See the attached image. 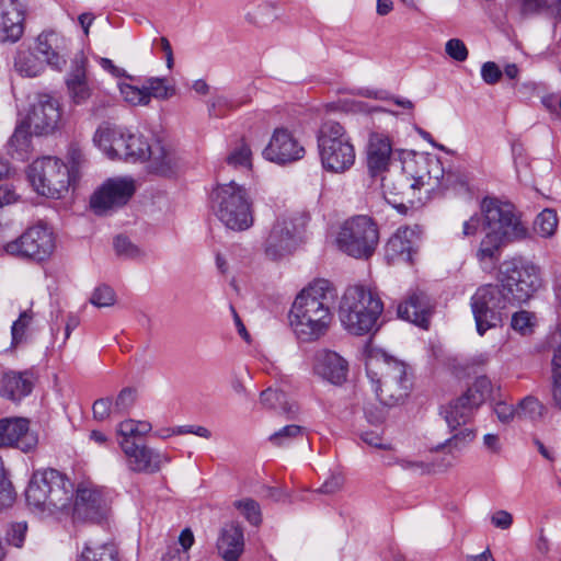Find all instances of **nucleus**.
Instances as JSON below:
<instances>
[{
    "label": "nucleus",
    "mask_w": 561,
    "mask_h": 561,
    "mask_svg": "<svg viewBox=\"0 0 561 561\" xmlns=\"http://www.w3.org/2000/svg\"><path fill=\"white\" fill-rule=\"evenodd\" d=\"M76 561H119L118 551L113 543H87Z\"/></svg>",
    "instance_id": "58836bf2"
},
{
    "label": "nucleus",
    "mask_w": 561,
    "mask_h": 561,
    "mask_svg": "<svg viewBox=\"0 0 561 561\" xmlns=\"http://www.w3.org/2000/svg\"><path fill=\"white\" fill-rule=\"evenodd\" d=\"M335 295L327 279L312 282L297 295L289 311V324L300 343H313L327 335L333 322Z\"/></svg>",
    "instance_id": "f257e3e1"
},
{
    "label": "nucleus",
    "mask_w": 561,
    "mask_h": 561,
    "mask_svg": "<svg viewBox=\"0 0 561 561\" xmlns=\"http://www.w3.org/2000/svg\"><path fill=\"white\" fill-rule=\"evenodd\" d=\"M481 77L488 84H495L502 77L500 67L493 61H486L481 67Z\"/></svg>",
    "instance_id": "680f3d73"
},
{
    "label": "nucleus",
    "mask_w": 561,
    "mask_h": 561,
    "mask_svg": "<svg viewBox=\"0 0 561 561\" xmlns=\"http://www.w3.org/2000/svg\"><path fill=\"white\" fill-rule=\"evenodd\" d=\"M481 211L484 234L476 254L479 261L496 260L504 245L527 237L528 230L512 204L486 197Z\"/></svg>",
    "instance_id": "f03ea898"
},
{
    "label": "nucleus",
    "mask_w": 561,
    "mask_h": 561,
    "mask_svg": "<svg viewBox=\"0 0 561 561\" xmlns=\"http://www.w3.org/2000/svg\"><path fill=\"white\" fill-rule=\"evenodd\" d=\"M263 154L272 162L285 164L302 159L305 148L287 129L276 128Z\"/></svg>",
    "instance_id": "4be33fe9"
},
{
    "label": "nucleus",
    "mask_w": 561,
    "mask_h": 561,
    "mask_svg": "<svg viewBox=\"0 0 561 561\" xmlns=\"http://www.w3.org/2000/svg\"><path fill=\"white\" fill-rule=\"evenodd\" d=\"M67 39L55 31L42 32L35 41V51L43 64L61 70L66 65Z\"/></svg>",
    "instance_id": "5701e85b"
},
{
    "label": "nucleus",
    "mask_w": 561,
    "mask_h": 561,
    "mask_svg": "<svg viewBox=\"0 0 561 561\" xmlns=\"http://www.w3.org/2000/svg\"><path fill=\"white\" fill-rule=\"evenodd\" d=\"M28 179L38 194L57 199L68 193L75 181L69 165L55 157L35 160L28 168Z\"/></svg>",
    "instance_id": "6e6552de"
},
{
    "label": "nucleus",
    "mask_w": 561,
    "mask_h": 561,
    "mask_svg": "<svg viewBox=\"0 0 561 561\" xmlns=\"http://www.w3.org/2000/svg\"><path fill=\"white\" fill-rule=\"evenodd\" d=\"M112 408V400L108 398H102L93 403L92 410L94 419L103 421L110 416Z\"/></svg>",
    "instance_id": "774afa93"
},
{
    "label": "nucleus",
    "mask_w": 561,
    "mask_h": 561,
    "mask_svg": "<svg viewBox=\"0 0 561 561\" xmlns=\"http://www.w3.org/2000/svg\"><path fill=\"white\" fill-rule=\"evenodd\" d=\"M540 287V268L534 263L512 261L504 264L500 288L510 304L528 301Z\"/></svg>",
    "instance_id": "9d476101"
},
{
    "label": "nucleus",
    "mask_w": 561,
    "mask_h": 561,
    "mask_svg": "<svg viewBox=\"0 0 561 561\" xmlns=\"http://www.w3.org/2000/svg\"><path fill=\"white\" fill-rule=\"evenodd\" d=\"M114 248L118 255L127 259H140L145 252L128 238L118 236L114 241Z\"/></svg>",
    "instance_id": "5fc2aeb1"
},
{
    "label": "nucleus",
    "mask_w": 561,
    "mask_h": 561,
    "mask_svg": "<svg viewBox=\"0 0 561 561\" xmlns=\"http://www.w3.org/2000/svg\"><path fill=\"white\" fill-rule=\"evenodd\" d=\"M227 163L233 168H251V150L244 142L239 144L227 157Z\"/></svg>",
    "instance_id": "603ef678"
},
{
    "label": "nucleus",
    "mask_w": 561,
    "mask_h": 561,
    "mask_svg": "<svg viewBox=\"0 0 561 561\" xmlns=\"http://www.w3.org/2000/svg\"><path fill=\"white\" fill-rule=\"evenodd\" d=\"M116 296L114 290L107 285L96 287L90 298V302L98 307H111L115 304Z\"/></svg>",
    "instance_id": "6e6d98bb"
},
{
    "label": "nucleus",
    "mask_w": 561,
    "mask_h": 561,
    "mask_svg": "<svg viewBox=\"0 0 561 561\" xmlns=\"http://www.w3.org/2000/svg\"><path fill=\"white\" fill-rule=\"evenodd\" d=\"M474 409L462 400V397H458L451 401L443 411L445 420L451 431H457L461 425H466L473 416Z\"/></svg>",
    "instance_id": "72a5a7b5"
},
{
    "label": "nucleus",
    "mask_w": 561,
    "mask_h": 561,
    "mask_svg": "<svg viewBox=\"0 0 561 561\" xmlns=\"http://www.w3.org/2000/svg\"><path fill=\"white\" fill-rule=\"evenodd\" d=\"M87 57L82 51L76 54L71 61L70 70L65 78L67 95L71 104L81 106L92 101L91 113L99 115L101 110L107 107L110 99L95 93L93 84L87 75Z\"/></svg>",
    "instance_id": "ddd939ff"
},
{
    "label": "nucleus",
    "mask_w": 561,
    "mask_h": 561,
    "mask_svg": "<svg viewBox=\"0 0 561 561\" xmlns=\"http://www.w3.org/2000/svg\"><path fill=\"white\" fill-rule=\"evenodd\" d=\"M126 150L124 152L123 159H134L147 161L148 156L151 151V142H148L145 137L140 134L128 131V136L126 139Z\"/></svg>",
    "instance_id": "79ce46f5"
},
{
    "label": "nucleus",
    "mask_w": 561,
    "mask_h": 561,
    "mask_svg": "<svg viewBox=\"0 0 561 561\" xmlns=\"http://www.w3.org/2000/svg\"><path fill=\"white\" fill-rule=\"evenodd\" d=\"M119 446L127 458V466L134 472L153 473L170 461V457L147 446H139L130 440L122 439Z\"/></svg>",
    "instance_id": "6ab92c4d"
},
{
    "label": "nucleus",
    "mask_w": 561,
    "mask_h": 561,
    "mask_svg": "<svg viewBox=\"0 0 561 561\" xmlns=\"http://www.w3.org/2000/svg\"><path fill=\"white\" fill-rule=\"evenodd\" d=\"M545 405L535 397L524 398L517 405V419L536 422L545 414Z\"/></svg>",
    "instance_id": "49530a36"
},
{
    "label": "nucleus",
    "mask_w": 561,
    "mask_h": 561,
    "mask_svg": "<svg viewBox=\"0 0 561 561\" xmlns=\"http://www.w3.org/2000/svg\"><path fill=\"white\" fill-rule=\"evenodd\" d=\"M367 168L371 175H377L388 169L392 154L390 138L381 133H371L367 144Z\"/></svg>",
    "instance_id": "c85d7f7f"
},
{
    "label": "nucleus",
    "mask_w": 561,
    "mask_h": 561,
    "mask_svg": "<svg viewBox=\"0 0 561 561\" xmlns=\"http://www.w3.org/2000/svg\"><path fill=\"white\" fill-rule=\"evenodd\" d=\"M279 16L280 9L276 3L264 2L259 4L252 11H249L245 19L249 23L257 27H265L278 20Z\"/></svg>",
    "instance_id": "a19ab883"
},
{
    "label": "nucleus",
    "mask_w": 561,
    "mask_h": 561,
    "mask_svg": "<svg viewBox=\"0 0 561 561\" xmlns=\"http://www.w3.org/2000/svg\"><path fill=\"white\" fill-rule=\"evenodd\" d=\"M60 118L58 101L48 94H41L32 104L25 122L35 135H47L55 131Z\"/></svg>",
    "instance_id": "a211bd4d"
},
{
    "label": "nucleus",
    "mask_w": 561,
    "mask_h": 561,
    "mask_svg": "<svg viewBox=\"0 0 561 561\" xmlns=\"http://www.w3.org/2000/svg\"><path fill=\"white\" fill-rule=\"evenodd\" d=\"M26 530V523H16L12 525L11 530L9 533L8 541L18 548L22 547L25 539Z\"/></svg>",
    "instance_id": "0e129e2a"
},
{
    "label": "nucleus",
    "mask_w": 561,
    "mask_h": 561,
    "mask_svg": "<svg viewBox=\"0 0 561 561\" xmlns=\"http://www.w3.org/2000/svg\"><path fill=\"white\" fill-rule=\"evenodd\" d=\"M2 41L16 42L24 32V7L20 0H0Z\"/></svg>",
    "instance_id": "a878e982"
},
{
    "label": "nucleus",
    "mask_w": 561,
    "mask_h": 561,
    "mask_svg": "<svg viewBox=\"0 0 561 561\" xmlns=\"http://www.w3.org/2000/svg\"><path fill=\"white\" fill-rule=\"evenodd\" d=\"M123 100L131 106L149 105V96L145 85L139 88L130 83H119L118 85Z\"/></svg>",
    "instance_id": "09e8293b"
},
{
    "label": "nucleus",
    "mask_w": 561,
    "mask_h": 561,
    "mask_svg": "<svg viewBox=\"0 0 561 561\" xmlns=\"http://www.w3.org/2000/svg\"><path fill=\"white\" fill-rule=\"evenodd\" d=\"M402 167L421 194L423 190L428 194L437 188H449L455 178L451 173L445 175L439 159L428 154L408 152Z\"/></svg>",
    "instance_id": "f8f14e48"
},
{
    "label": "nucleus",
    "mask_w": 561,
    "mask_h": 561,
    "mask_svg": "<svg viewBox=\"0 0 561 561\" xmlns=\"http://www.w3.org/2000/svg\"><path fill=\"white\" fill-rule=\"evenodd\" d=\"M136 400V392L130 388L123 389L116 398L115 410L118 412L128 411Z\"/></svg>",
    "instance_id": "052dcab7"
},
{
    "label": "nucleus",
    "mask_w": 561,
    "mask_h": 561,
    "mask_svg": "<svg viewBox=\"0 0 561 561\" xmlns=\"http://www.w3.org/2000/svg\"><path fill=\"white\" fill-rule=\"evenodd\" d=\"M446 54L456 61H465L468 58V49L459 38H451L445 44Z\"/></svg>",
    "instance_id": "13d9d810"
},
{
    "label": "nucleus",
    "mask_w": 561,
    "mask_h": 561,
    "mask_svg": "<svg viewBox=\"0 0 561 561\" xmlns=\"http://www.w3.org/2000/svg\"><path fill=\"white\" fill-rule=\"evenodd\" d=\"M507 302L508 298L499 285L485 284L477 288L470 298V308L480 336L502 325Z\"/></svg>",
    "instance_id": "9b49d317"
},
{
    "label": "nucleus",
    "mask_w": 561,
    "mask_h": 561,
    "mask_svg": "<svg viewBox=\"0 0 561 561\" xmlns=\"http://www.w3.org/2000/svg\"><path fill=\"white\" fill-rule=\"evenodd\" d=\"M397 312L399 318L426 329L430 323L432 306L425 294H413L398 306Z\"/></svg>",
    "instance_id": "7c9ffc66"
},
{
    "label": "nucleus",
    "mask_w": 561,
    "mask_h": 561,
    "mask_svg": "<svg viewBox=\"0 0 561 561\" xmlns=\"http://www.w3.org/2000/svg\"><path fill=\"white\" fill-rule=\"evenodd\" d=\"M232 107L233 105L227 96L218 95L210 102L208 113L210 116L220 117L225 114L226 110H231Z\"/></svg>",
    "instance_id": "e2e57ef3"
},
{
    "label": "nucleus",
    "mask_w": 561,
    "mask_h": 561,
    "mask_svg": "<svg viewBox=\"0 0 561 561\" xmlns=\"http://www.w3.org/2000/svg\"><path fill=\"white\" fill-rule=\"evenodd\" d=\"M73 494V483L64 473L46 469L33 474L25 491V499L34 511L55 514L69 508Z\"/></svg>",
    "instance_id": "39448f33"
},
{
    "label": "nucleus",
    "mask_w": 561,
    "mask_h": 561,
    "mask_svg": "<svg viewBox=\"0 0 561 561\" xmlns=\"http://www.w3.org/2000/svg\"><path fill=\"white\" fill-rule=\"evenodd\" d=\"M260 401L263 407L287 415H294L298 412L296 403L289 402L287 396L278 389L267 388L262 391Z\"/></svg>",
    "instance_id": "c9c22d12"
},
{
    "label": "nucleus",
    "mask_w": 561,
    "mask_h": 561,
    "mask_svg": "<svg viewBox=\"0 0 561 561\" xmlns=\"http://www.w3.org/2000/svg\"><path fill=\"white\" fill-rule=\"evenodd\" d=\"M4 251L13 256L43 261L54 250V238L51 231L43 225L28 228L21 237L8 242Z\"/></svg>",
    "instance_id": "2eb2a0df"
},
{
    "label": "nucleus",
    "mask_w": 561,
    "mask_h": 561,
    "mask_svg": "<svg viewBox=\"0 0 561 561\" xmlns=\"http://www.w3.org/2000/svg\"><path fill=\"white\" fill-rule=\"evenodd\" d=\"M312 371L322 380L340 386L347 379L348 362L335 351L320 348L313 355Z\"/></svg>",
    "instance_id": "412c9836"
},
{
    "label": "nucleus",
    "mask_w": 561,
    "mask_h": 561,
    "mask_svg": "<svg viewBox=\"0 0 561 561\" xmlns=\"http://www.w3.org/2000/svg\"><path fill=\"white\" fill-rule=\"evenodd\" d=\"M376 224L367 216H355L340 228L335 242L337 248L355 259L370 257L378 244Z\"/></svg>",
    "instance_id": "1a4fd4ad"
},
{
    "label": "nucleus",
    "mask_w": 561,
    "mask_h": 561,
    "mask_svg": "<svg viewBox=\"0 0 561 561\" xmlns=\"http://www.w3.org/2000/svg\"><path fill=\"white\" fill-rule=\"evenodd\" d=\"M234 507L241 512L247 520L259 526L262 522L261 510L257 502L252 499H243L234 502Z\"/></svg>",
    "instance_id": "3c124183"
},
{
    "label": "nucleus",
    "mask_w": 561,
    "mask_h": 561,
    "mask_svg": "<svg viewBox=\"0 0 561 561\" xmlns=\"http://www.w3.org/2000/svg\"><path fill=\"white\" fill-rule=\"evenodd\" d=\"M33 388L32 375L28 371H7L0 380V394L12 401L28 396Z\"/></svg>",
    "instance_id": "2f4dec72"
},
{
    "label": "nucleus",
    "mask_w": 561,
    "mask_h": 561,
    "mask_svg": "<svg viewBox=\"0 0 561 561\" xmlns=\"http://www.w3.org/2000/svg\"><path fill=\"white\" fill-rule=\"evenodd\" d=\"M536 317L533 312L527 310H519L512 316L511 327L514 331L526 335L533 332L535 327Z\"/></svg>",
    "instance_id": "8fccbe9b"
},
{
    "label": "nucleus",
    "mask_w": 561,
    "mask_h": 561,
    "mask_svg": "<svg viewBox=\"0 0 561 561\" xmlns=\"http://www.w3.org/2000/svg\"><path fill=\"white\" fill-rule=\"evenodd\" d=\"M194 535L190 528L181 531L178 543H172L168 547L167 552L163 554V561H190L188 550L194 543Z\"/></svg>",
    "instance_id": "ea45409f"
},
{
    "label": "nucleus",
    "mask_w": 561,
    "mask_h": 561,
    "mask_svg": "<svg viewBox=\"0 0 561 561\" xmlns=\"http://www.w3.org/2000/svg\"><path fill=\"white\" fill-rule=\"evenodd\" d=\"M382 195L386 202L401 214L423 204V197L410 175L403 171L382 179Z\"/></svg>",
    "instance_id": "f3484780"
},
{
    "label": "nucleus",
    "mask_w": 561,
    "mask_h": 561,
    "mask_svg": "<svg viewBox=\"0 0 561 561\" xmlns=\"http://www.w3.org/2000/svg\"><path fill=\"white\" fill-rule=\"evenodd\" d=\"M211 208L216 217L228 229L243 231L253 225L249 194L243 186L234 181L220 184L213 191Z\"/></svg>",
    "instance_id": "0eeeda50"
},
{
    "label": "nucleus",
    "mask_w": 561,
    "mask_h": 561,
    "mask_svg": "<svg viewBox=\"0 0 561 561\" xmlns=\"http://www.w3.org/2000/svg\"><path fill=\"white\" fill-rule=\"evenodd\" d=\"M33 320V313L30 310H25L20 313L18 320H15L11 328L12 343L18 344L24 340L25 332Z\"/></svg>",
    "instance_id": "4d7b16f0"
},
{
    "label": "nucleus",
    "mask_w": 561,
    "mask_h": 561,
    "mask_svg": "<svg viewBox=\"0 0 561 561\" xmlns=\"http://www.w3.org/2000/svg\"><path fill=\"white\" fill-rule=\"evenodd\" d=\"M383 310L382 301L363 285L346 288L340 304V320L345 330L364 335L378 330L377 321Z\"/></svg>",
    "instance_id": "20e7f679"
},
{
    "label": "nucleus",
    "mask_w": 561,
    "mask_h": 561,
    "mask_svg": "<svg viewBox=\"0 0 561 561\" xmlns=\"http://www.w3.org/2000/svg\"><path fill=\"white\" fill-rule=\"evenodd\" d=\"M558 227V216L553 209L546 208L537 215L534 221V231L542 237H552Z\"/></svg>",
    "instance_id": "de8ad7c7"
},
{
    "label": "nucleus",
    "mask_w": 561,
    "mask_h": 561,
    "mask_svg": "<svg viewBox=\"0 0 561 561\" xmlns=\"http://www.w3.org/2000/svg\"><path fill=\"white\" fill-rule=\"evenodd\" d=\"M413 231L410 229H399L387 242L385 247V256L389 263L412 261L413 242L411 237Z\"/></svg>",
    "instance_id": "473e14b6"
},
{
    "label": "nucleus",
    "mask_w": 561,
    "mask_h": 561,
    "mask_svg": "<svg viewBox=\"0 0 561 561\" xmlns=\"http://www.w3.org/2000/svg\"><path fill=\"white\" fill-rule=\"evenodd\" d=\"M306 220L295 214L278 216L265 241V253L271 260H278L290 253L297 244V234Z\"/></svg>",
    "instance_id": "4468645a"
},
{
    "label": "nucleus",
    "mask_w": 561,
    "mask_h": 561,
    "mask_svg": "<svg viewBox=\"0 0 561 561\" xmlns=\"http://www.w3.org/2000/svg\"><path fill=\"white\" fill-rule=\"evenodd\" d=\"M75 512L78 516L99 523L105 517L107 505L100 491L81 484L77 489Z\"/></svg>",
    "instance_id": "cd10ccee"
},
{
    "label": "nucleus",
    "mask_w": 561,
    "mask_h": 561,
    "mask_svg": "<svg viewBox=\"0 0 561 561\" xmlns=\"http://www.w3.org/2000/svg\"><path fill=\"white\" fill-rule=\"evenodd\" d=\"M305 436L306 431L302 426L289 424L273 433L268 440L276 447H286L297 439H302Z\"/></svg>",
    "instance_id": "c03bdc74"
},
{
    "label": "nucleus",
    "mask_w": 561,
    "mask_h": 561,
    "mask_svg": "<svg viewBox=\"0 0 561 561\" xmlns=\"http://www.w3.org/2000/svg\"><path fill=\"white\" fill-rule=\"evenodd\" d=\"M32 134H34L33 129L32 127H28V124L25 121L16 126L8 144L9 152L12 157L20 160H24L27 157L31 148Z\"/></svg>",
    "instance_id": "f704fd0d"
},
{
    "label": "nucleus",
    "mask_w": 561,
    "mask_h": 561,
    "mask_svg": "<svg viewBox=\"0 0 561 561\" xmlns=\"http://www.w3.org/2000/svg\"><path fill=\"white\" fill-rule=\"evenodd\" d=\"M402 469L410 470L420 474L430 473L432 471V467L430 463H425L423 461H413L409 459H398L396 461Z\"/></svg>",
    "instance_id": "338daca9"
},
{
    "label": "nucleus",
    "mask_w": 561,
    "mask_h": 561,
    "mask_svg": "<svg viewBox=\"0 0 561 561\" xmlns=\"http://www.w3.org/2000/svg\"><path fill=\"white\" fill-rule=\"evenodd\" d=\"M128 129L111 123H102L94 133L93 142L110 159H123Z\"/></svg>",
    "instance_id": "393cba45"
},
{
    "label": "nucleus",
    "mask_w": 561,
    "mask_h": 561,
    "mask_svg": "<svg viewBox=\"0 0 561 561\" xmlns=\"http://www.w3.org/2000/svg\"><path fill=\"white\" fill-rule=\"evenodd\" d=\"M366 373L383 405H398L408 397L411 383L403 362L382 352L370 353L366 359Z\"/></svg>",
    "instance_id": "7ed1b4c3"
},
{
    "label": "nucleus",
    "mask_w": 561,
    "mask_h": 561,
    "mask_svg": "<svg viewBox=\"0 0 561 561\" xmlns=\"http://www.w3.org/2000/svg\"><path fill=\"white\" fill-rule=\"evenodd\" d=\"M15 501V492L11 482L8 480L3 467L2 458L0 457V510L10 507Z\"/></svg>",
    "instance_id": "864d4df0"
},
{
    "label": "nucleus",
    "mask_w": 561,
    "mask_h": 561,
    "mask_svg": "<svg viewBox=\"0 0 561 561\" xmlns=\"http://www.w3.org/2000/svg\"><path fill=\"white\" fill-rule=\"evenodd\" d=\"M135 191L136 184L131 178L108 179L92 194L90 206L96 215H107L126 205Z\"/></svg>",
    "instance_id": "dca6fc26"
},
{
    "label": "nucleus",
    "mask_w": 561,
    "mask_h": 561,
    "mask_svg": "<svg viewBox=\"0 0 561 561\" xmlns=\"http://www.w3.org/2000/svg\"><path fill=\"white\" fill-rule=\"evenodd\" d=\"M145 89L149 96V103L151 99L168 100L175 95L176 89L173 84H169L165 78L151 77L146 80Z\"/></svg>",
    "instance_id": "a18cd8bd"
},
{
    "label": "nucleus",
    "mask_w": 561,
    "mask_h": 561,
    "mask_svg": "<svg viewBox=\"0 0 561 561\" xmlns=\"http://www.w3.org/2000/svg\"><path fill=\"white\" fill-rule=\"evenodd\" d=\"M477 433L474 430L463 427L458 430L444 444L438 445L435 450L447 449V453L454 456L455 453L461 451L476 438Z\"/></svg>",
    "instance_id": "37998d69"
},
{
    "label": "nucleus",
    "mask_w": 561,
    "mask_h": 561,
    "mask_svg": "<svg viewBox=\"0 0 561 561\" xmlns=\"http://www.w3.org/2000/svg\"><path fill=\"white\" fill-rule=\"evenodd\" d=\"M216 547L218 554L225 561H239L244 551L242 527L234 522L225 524L219 531Z\"/></svg>",
    "instance_id": "c756f323"
},
{
    "label": "nucleus",
    "mask_w": 561,
    "mask_h": 561,
    "mask_svg": "<svg viewBox=\"0 0 561 561\" xmlns=\"http://www.w3.org/2000/svg\"><path fill=\"white\" fill-rule=\"evenodd\" d=\"M147 161L149 170L161 176L175 175L182 168V160L175 149L160 139L151 141Z\"/></svg>",
    "instance_id": "b1692460"
},
{
    "label": "nucleus",
    "mask_w": 561,
    "mask_h": 561,
    "mask_svg": "<svg viewBox=\"0 0 561 561\" xmlns=\"http://www.w3.org/2000/svg\"><path fill=\"white\" fill-rule=\"evenodd\" d=\"M14 68L23 77H37L44 71V64L34 51L20 49L14 58Z\"/></svg>",
    "instance_id": "e433bc0d"
},
{
    "label": "nucleus",
    "mask_w": 561,
    "mask_h": 561,
    "mask_svg": "<svg viewBox=\"0 0 561 561\" xmlns=\"http://www.w3.org/2000/svg\"><path fill=\"white\" fill-rule=\"evenodd\" d=\"M75 512L78 516L99 523L105 517L107 505L100 491L81 484L77 489Z\"/></svg>",
    "instance_id": "bb28decb"
},
{
    "label": "nucleus",
    "mask_w": 561,
    "mask_h": 561,
    "mask_svg": "<svg viewBox=\"0 0 561 561\" xmlns=\"http://www.w3.org/2000/svg\"><path fill=\"white\" fill-rule=\"evenodd\" d=\"M483 227L482 217L478 214L472 215L462 224V236L465 238L474 237Z\"/></svg>",
    "instance_id": "69168bd1"
},
{
    "label": "nucleus",
    "mask_w": 561,
    "mask_h": 561,
    "mask_svg": "<svg viewBox=\"0 0 561 561\" xmlns=\"http://www.w3.org/2000/svg\"><path fill=\"white\" fill-rule=\"evenodd\" d=\"M28 425V420L24 417L0 420V447H15L24 453L33 450L38 438L36 433L30 431Z\"/></svg>",
    "instance_id": "aec40b11"
},
{
    "label": "nucleus",
    "mask_w": 561,
    "mask_h": 561,
    "mask_svg": "<svg viewBox=\"0 0 561 561\" xmlns=\"http://www.w3.org/2000/svg\"><path fill=\"white\" fill-rule=\"evenodd\" d=\"M322 168L332 173H344L355 163V148L344 126L335 121L324 122L317 136Z\"/></svg>",
    "instance_id": "423d86ee"
},
{
    "label": "nucleus",
    "mask_w": 561,
    "mask_h": 561,
    "mask_svg": "<svg viewBox=\"0 0 561 561\" xmlns=\"http://www.w3.org/2000/svg\"><path fill=\"white\" fill-rule=\"evenodd\" d=\"M493 411L501 423L507 424L517 417V407L515 408L504 401H497L494 404Z\"/></svg>",
    "instance_id": "bf43d9fd"
},
{
    "label": "nucleus",
    "mask_w": 561,
    "mask_h": 561,
    "mask_svg": "<svg viewBox=\"0 0 561 561\" xmlns=\"http://www.w3.org/2000/svg\"><path fill=\"white\" fill-rule=\"evenodd\" d=\"M493 390L491 380L486 376L477 377L472 385L461 394L471 408L477 410L486 399L490 398Z\"/></svg>",
    "instance_id": "4c0bfd02"
}]
</instances>
